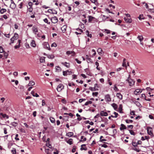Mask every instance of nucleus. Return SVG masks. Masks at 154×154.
<instances>
[{
    "label": "nucleus",
    "instance_id": "f257e3e1",
    "mask_svg": "<svg viewBox=\"0 0 154 154\" xmlns=\"http://www.w3.org/2000/svg\"><path fill=\"white\" fill-rule=\"evenodd\" d=\"M18 38V35L17 33H15L14 34V36L11 39V43H9L10 45H11V44L14 43L15 40H17Z\"/></svg>",
    "mask_w": 154,
    "mask_h": 154
},
{
    "label": "nucleus",
    "instance_id": "f03ea898",
    "mask_svg": "<svg viewBox=\"0 0 154 154\" xmlns=\"http://www.w3.org/2000/svg\"><path fill=\"white\" fill-rule=\"evenodd\" d=\"M130 75H129L128 78L126 80V81L128 82L129 85L131 86L134 85L135 81L133 79L130 78Z\"/></svg>",
    "mask_w": 154,
    "mask_h": 154
},
{
    "label": "nucleus",
    "instance_id": "7ed1b4c3",
    "mask_svg": "<svg viewBox=\"0 0 154 154\" xmlns=\"http://www.w3.org/2000/svg\"><path fill=\"white\" fill-rule=\"evenodd\" d=\"M42 45L44 48L46 49H48L49 50H51L49 45L48 42H44L43 43Z\"/></svg>",
    "mask_w": 154,
    "mask_h": 154
},
{
    "label": "nucleus",
    "instance_id": "20e7f679",
    "mask_svg": "<svg viewBox=\"0 0 154 154\" xmlns=\"http://www.w3.org/2000/svg\"><path fill=\"white\" fill-rule=\"evenodd\" d=\"M152 128L150 127H148L147 128V133L149 135H150L151 136H153V133L151 130Z\"/></svg>",
    "mask_w": 154,
    "mask_h": 154
},
{
    "label": "nucleus",
    "instance_id": "39448f33",
    "mask_svg": "<svg viewBox=\"0 0 154 154\" xmlns=\"http://www.w3.org/2000/svg\"><path fill=\"white\" fill-rule=\"evenodd\" d=\"M105 99L106 102H109L111 101V98L109 94L106 95L105 96Z\"/></svg>",
    "mask_w": 154,
    "mask_h": 154
},
{
    "label": "nucleus",
    "instance_id": "423d86ee",
    "mask_svg": "<svg viewBox=\"0 0 154 154\" xmlns=\"http://www.w3.org/2000/svg\"><path fill=\"white\" fill-rule=\"evenodd\" d=\"M63 88V86L62 84H60L57 87V89L58 91H60Z\"/></svg>",
    "mask_w": 154,
    "mask_h": 154
},
{
    "label": "nucleus",
    "instance_id": "0eeeda50",
    "mask_svg": "<svg viewBox=\"0 0 154 154\" xmlns=\"http://www.w3.org/2000/svg\"><path fill=\"white\" fill-rule=\"evenodd\" d=\"M51 20L52 22L54 23H57L58 21V19L56 17H52L51 18Z\"/></svg>",
    "mask_w": 154,
    "mask_h": 154
},
{
    "label": "nucleus",
    "instance_id": "6e6552de",
    "mask_svg": "<svg viewBox=\"0 0 154 154\" xmlns=\"http://www.w3.org/2000/svg\"><path fill=\"white\" fill-rule=\"evenodd\" d=\"M66 54L68 55L72 54V56H74L75 54V52L73 51H67L66 52Z\"/></svg>",
    "mask_w": 154,
    "mask_h": 154
},
{
    "label": "nucleus",
    "instance_id": "1a4fd4ad",
    "mask_svg": "<svg viewBox=\"0 0 154 154\" xmlns=\"http://www.w3.org/2000/svg\"><path fill=\"white\" fill-rule=\"evenodd\" d=\"M32 30L33 32L35 34H37V33H38V28L37 27L35 26H33L32 28Z\"/></svg>",
    "mask_w": 154,
    "mask_h": 154
},
{
    "label": "nucleus",
    "instance_id": "9d476101",
    "mask_svg": "<svg viewBox=\"0 0 154 154\" xmlns=\"http://www.w3.org/2000/svg\"><path fill=\"white\" fill-rule=\"evenodd\" d=\"M124 19L125 22L127 23H131L132 22V20L131 18L125 17Z\"/></svg>",
    "mask_w": 154,
    "mask_h": 154
},
{
    "label": "nucleus",
    "instance_id": "9b49d317",
    "mask_svg": "<svg viewBox=\"0 0 154 154\" xmlns=\"http://www.w3.org/2000/svg\"><path fill=\"white\" fill-rule=\"evenodd\" d=\"M100 115L102 116H107L108 115V113L106 112H105L103 111H101L100 113Z\"/></svg>",
    "mask_w": 154,
    "mask_h": 154
},
{
    "label": "nucleus",
    "instance_id": "f8f14e48",
    "mask_svg": "<svg viewBox=\"0 0 154 154\" xmlns=\"http://www.w3.org/2000/svg\"><path fill=\"white\" fill-rule=\"evenodd\" d=\"M141 92H142V91H141V90L140 89H136L135 91L134 92V93L135 95H137L139 94L140 93H141Z\"/></svg>",
    "mask_w": 154,
    "mask_h": 154
},
{
    "label": "nucleus",
    "instance_id": "ddd939ff",
    "mask_svg": "<svg viewBox=\"0 0 154 154\" xmlns=\"http://www.w3.org/2000/svg\"><path fill=\"white\" fill-rule=\"evenodd\" d=\"M61 64L64 65L67 68H69L70 66V64L69 63L66 62H62Z\"/></svg>",
    "mask_w": 154,
    "mask_h": 154
},
{
    "label": "nucleus",
    "instance_id": "4468645a",
    "mask_svg": "<svg viewBox=\"0 0 154 154\" xmlns=\"http://www.w3.org/2000/svg\"><path fill=\"white\" fill-rule=\"evenodd\" d=\"M94 19L95 18L91 16H88V21L89 22L91 23Z\"/></svg>",
    "mask_w": 154,
    "mask_h": 154
},
{
    "label": "nucleus",
    "instance_id": "2eb2a0df",
    "mask_svg": "<svg viewBox=\"0 0 154 154\" xmlns=\"http://www.w3.org/2000/svg\"><path fill=\"white\" fill-rule=\"evenodd\" d=\"M121 127L120 128V129L121 131H122L124 129H126L127 128L126 126L124 124H122L121 125Z\"/></svg>",
    "mask_w": 154,
    "mask_h": 154
},
{
    "label": "nucleus",
    "instance_id": "dca6fc26",
    "mask_svg": "<svg viewBox=\"0 0 154 154\" xmlns=\"http://www.w3.org/2000/svg\"><path fill=\"white\" fill-rule=\"evenodd\" d=\"M31 94L33 97H39V95L37 93H35V91H31Z\"/></svg>",
    "mask_w": 154,
    "mask_h": 154
},
{
    "label": "nucleus",
    "instance_id": "f3484780",
    "mask_svg": "<svg viewBox=\"0 0 154 154\" xmlns=\"http://www.w3.org/2000/svg\"><path fill=\"white\" fill-rule=\"evenodd\" d=\"M117 97L120 100L122 99V96L120 93H117L116 94Z\"/></svg>",
    "mask_w": 154,
    "mask_h": 154
},
{
    "label": "nucleus",
    "instance_id": "a211bd4d",
    "mask_svg": "<svg viewBox=\"0 0 154 154\" xmlns=\"http://www.w3.org/2000/svg\"><path fill=\"white\" fill-rule=\"evenodd\" d=\"M86 58L88 63L92 62L91 59L88 57V55H86Z\"/></svg>",
    "mask_w": 154,
    "mask_h": 154
},
{
    "label": "nucleus",
    "instance_id": "6ab92c4d",
    "mask_svg": "<svg viewBox=\"0 0 154 154\" xmlns=\"http://www.w3.org/2000/svg\"><path fill=\"white\" fill-rule=\"evenodd\" d=\"M30 45L33 47H35L36 46V44L34 40H32L30 43Z\"/></svg>",
    "mask_w": 154,
    "mask_h": 154
},
{
    "label": "nucleus",
    "instance_id": "aec40b11",
    "mask_svg": "<svg viewBox=\"0 0 154 154\" xmlns=\"http://www.w3.org/2000/svg\"><path fill=\"white\" fill-rule=\"evenodd\" d=\"M134 103H135L136 105L140 107H142V105L140 104V103L138 101H135L134 102Z\"/></svg>",
    "mask_w": 154,
    "mask_h": 154
},
{
    "label": "nucleus",
    "instance_id": "412c9836",
    "mask_svg": "<svg viewBox=\"0 0 154 154\" xmlns=\"http://www.w3.org/2000/svg\"><path fill=\"white\" fill-rule=\"evenodd\" d=\"M111 106L115 110H116L118 107L117 105L115 103L112 104Z\"/></svg>",
    "mask_w": 154,
    "mask_h": 154
},
{
    "label": "nucleus",
    "instance_id": "4be33fe9",
    "mask_svg": "<svg viewBox=\"0 0 154 154\" xmlns=\"http://www.w3.org/2000/svg\"><path fill=\"white\" fill-rule=\"evenodd\" d=\"M67 26L66 25L63 26L61 28V29L63 32H64L66 30Z\"/></svg>",
    "mask_w": 154,
    "mask_h": 154
},
{
    "label": "nucleus",
    "instance_id": "5701e85b",
    "mask_svg": "<svg viewBox=\"0 0 154 154\" xmlns=\"http://www.w3.org/2000/svg\"><path fill=\"white\" fill-rule=\"evenodd\" d=\"M137 38L140 42H142L143 39V38L142 35H139L137 37Z\"/></svg>",
    "mask_w": 154,
    "mask_h": 154
},
{
    "label": "nucleus",
    "instance_id": "b1692460",
    "mask_svg": "<svg viewBox=\"0 0 154 154\" xmlns=\"http://www.w3.org/2000/svg\"><path fill=\"white\" fill-rule=\"evenodd\" d=\"M10 7L12 9H14L16 7V5L15 3L11 4L10 6Z\"/></svg>",
    "mask_w": 154,
    "mask_h": 154
},
{
    "label": "nucleus",
    "instance_id": "393cba45",
    "mask_svg": "<svg viewBox=\"0 0 154 154\" xmlns=\"http://www.w3.org/2000/svg\"><path fill=\"white\" fill-rule=\"evenodd\" d=\"M55 69L56 71L58 72H60L61 71V68L59 66H56L55 67Z\"/></svg>",
    "mask_w": 154,
    "mask_h": 154
},
{
    "label": "nucleus",
    "instance_id": "a878e982",
    "mask_svg": "<svg viewBox=\"0 0 154 154\" xmlns=\"http://www.w3.org/2000/svg\"><path fill=\"white\" fill-rule=\"evenodd\" d=\"M35 84V82L32 81H31L29 82V83L28 84V86H32V85H34Z\"/></svg>",
    "mask_w": 154,
    "mask_h": 154
},
{
    "label": "nucleus",
    "instance_id": "bb28decb",
    "mask_svg": "<svg viewBox=\"0 0 154 154\" xmlns=\"http://www.w3.org/2000/svg\"><path fill=\"white\" fill-rule=\"evenodd\" d=\"M89 90H91L92 91H96L98 90V89L96 88L95 87H90L89 88Z\"/></svg>",
    "mask_w": 154,
    "mask_h": 154
},
{
    "label": "nucleus",
    "instance_id": "cd10ccee",
    "mask_svg": "<svg viewBox=\"0 0 154 154\" xmlns=\"http://www.w3.org/2000/svg\"><path fill=\"white\" fill-rule=\"evenodd\" d=\"M122 104H120L119 106V112L120 113H122Z\"/></svg>",
    "mask_w": 154,
    "mask_h": 154
},
{
    "label": "nucleus",
    "instance_id": "c85d7f7f",
    "mask_svg": "<svg viewBox=\"0 0 154 154\" xmlns=\"http://www.w3.org/2000/svg\"><path fill=\"white\" fill-rule=\"evenodd\" d=\"M45 57H41L40 58V61L41 63H43L45 62Z\"/></svg>",
    "mask_w": 154,
    "mask_h": 154
},
{
    "label": "nucleus",
    "instance_id": "c756f323",
    "mask_svg": "<svg viewBox=\"0 0 154 154\" xmlns=\"http://www.w3.org/2000/svg\"><path fill=\"white\" fill-rule=\"evenodd\" d=\"M81 139L79 140L80 142L85 141L86 140V137H84V136H81Z\"/></svg>",
    "mask_w": 154,
    "mask_h": 154
},
{
    "label": "nucleus",
    "instance_id": "7c9ffc66",
    "mask_svg": "<svg viewBox=\"0 0 154 154\" xmlns=\"http://www.w3.org/2000/svg\"><path fill=\"white\" fill-rule=\"evenodd\" d=\"M73 135V133L72 132H69L67 133L66 135L69 137H71Z\"/></svg>",
    "mask_w": 154,
    "mask_h": 154
},
{
    "label": "nucleus",
    "instance_id": "2f4dec72",
    "mask_svg": "<svg viewBox=\"0 0 154 154\" xmlns=\"http://www.w3.org/2000/svg\"><path fill=\"white\" fill-rule=\"evenodd\" d=\"M6 9L5 8H2L0 10V13L1 14H3L6 11Z\"/></svg>",
    "mask_w": 154,
    "mask_h": 154
},
{
    "label": "nucleus",
    "instance_id": "473e14b6",
    "mask_svg": "<svg viewBox=\"0 0 154 154\" xmlns=\"http://www.w3.org/2000/svg\"><path fill=\"white\" fill-rule=\"evenodd\" d=\"M126 59L125 58H124L123 60V62L122 64V66L123 67H126Z\"/></svg>",
    "mask_w": 154,
    "mask_h": 154
},
{
    "label": "nucleus",
    "instance_id": "72a5a7b5",
    "mask_svg": "<svg viewBox=\"0 0 154 154\" xmlns=\"http://www.w3.org/2000/svg\"><path fill=\"white\" fill-rule=\"evenodd\" d=\"M47 57L49 59H53L54 57V56L53 54L49 55L48 54L47 55Z\"/></svg>",
    "mask_w": 154,
    "mask_h": 154
},
{
    "label": "nucleus",
    "instance_id": "f704fd0d",
    "mask_svg": "<svg viewBox=\"0 0 154 154\" xmlns=\"http://www.w3.org/2000/svg\"><path fill=\"white\" fill-rule=\"evenodd\" d=\"M50 120L51 122L52 123H55V119L53 117H51L50 118Z\"/></svg>",
    "mask_w": 154,
    "mask_h": 154
},
{
    "label": "nucleus",
    "instance_id": "c9c22d12",
    "mask_svg": "<svg viewBox=\"0 0 154 154\" xmlns=\"http://www.w3.org/2000/svg\"><path fill=\"white\" fill-rule=\"evenodd\" d=\"M67 142L69 145H71L72 143V139H69L67 141Z\"/></svg>",
    "mask_w": 154,
    "mask_h": 154
},
{
    "label": "nucleus",
    "instance_id": "e433bc0d",
    "mask_svg": "<svg viewBox=\"0 0 154 154\" xmlns=\"http://www.w3.org/2000/svg\"><path fill=\"white\" fill-rule=\"evenodd\" d=\"M86 34L88 37H90V38L91 37L92 35L91 34H89V32L88 30H86Z\"/></svg>",
    "mask_w": 154,
    "mask_h": 154
},
{
    "label": "nucleus",
    "instance_id": "4c0bfd02",
    "mask_svg": "<svg viewBox=\"0 0 154 154\" xmlns=\"http://www.w3.org/2000/svg\"><path fill=\"white\" fill-rule=\"evenodd\" d=\"M63 75L65 76H66L67 75H71V74H70V73H67V72H66V71H63Z\"/></svg>",
    "mask_w": 154,
    "mask_h": 154
},
{
    "label": "nucleus",
    "instance_id": "58836bf2",
    "mask_svg": "<svg viewBox=\"0 0 154 154\" xmlns=\"http://www.w3.org/2000/svg\"><path fill=\"white\" fill-rule=\"evenodd\" d=\"M18 123H17L16 122H13L11 123V125L14 127H16Z\"/></svg>",
    "mask_w": 154,
    "mask_h": 154
},
{
    "label": "nucleus",
    "instance_id": "ea45409f",
    "mask_svg": "<svg viewBox=\"0 0 154 154\" xmlns=\"http://www.w3.org/2000/svg\"><path fill=\"white\" fill-rule=\"evenodd\" d=\"M138 18L140 20H141L142 19H144V17H143V15H140L138 17Z\"/></svg>",
    "mask_w": 154,
    "mask_h": 154
},
{
    "label": "nucleus",
    "instance_id": "a19ab883",
    "mask_svg": "<svg viewBox=\"0 0 154 154\" xmlns=\"http://www.w3.org/2000/svg\"><path fill=\"white\" fill-rule=\"evenodd\" d=\"M133 120L130 119H126L125 120V122L127 123H131L133 122Z\"/></svg>",
    "mask_w": 154,
    "mask_h": 154
},
{
    "label": "nucleus",
    "instance_id": "79ce46f5",
    "mask_svg": "<svg viewBox=\"0 0 154 154\" xmlns=\"http://www.w3.org/2000/svg\"><path fill=\"white\" fill-rule=\"evenodd\" d=\"M79 26L82 29H84L85 27V26L84 24L82 23H80L79 24Z\"/></svg>",
    "mask_w": 154,
    "mask_h": 154
},
{
    "label": "nucleus",
    "instance_id": "37998d69",
    "mask_svg": "<svg viewBox=\"0 0 154 154\" xmlns=\"http://www.w3.org/2000/svg\"><path fill=\"white\" fill-rule=\"evenodd\" d=\"M97 52H98V54H102V49L101 48H98L97 50Z\"/></svg>",
    "mask_w": 154,
    "mask_h": 154
},
{
    "label": "nucleus",
    "instance_id": "c03bdc74",
    "mask_svg": "<svg viewBox=\"0 0 154 154\" xmlns=\"http://www.w3.org/2000/svg\"><path fill=\"white\" fill-rule=\"evenodd\" d=\"M92 103V102L91 101H88L85 103V106H87L89 104H91Z\"/></svg>",
    "mask_w": 154,
    "mask_h": 154
},
{
    "label": "nucleus",
    "instance_id": "a18cd8bd",
    "mask_svg": "<svg viewBox=\"0 0 154 154\" xmlns=\"http://www.w3.org/2000/svg\"><path fill=\"white\" fill-rule=\"evenodd\" d=\"M117 133V130L116 129H113V134L112 135H111L112 136H113L114 135L116 134Z\"/></svg>",
    "mask_w": 154,
    "mask_h": 154
},
{
    "label": "nucleus",
    "instance_id": "49530a36",
    "mask_svg": "<svg viewBox=\"0 0 154 154\" xmlns=\"http://www.w3.org/2000/svg\"><path fill=\"white\" fill-rule=\"evenodd\" d=\"M28 8V10L29 11V12H32L33 10V8L32 7H30L29 8H28Z\"/></svg>",
    "mask_w": 154,
    "mask_h": 154
},
{
    "label": "nucleus",
    "instance_id": "de8ad7c7",
    "mask_svg": "<svg viewBox=\"0 0 154 154\" xmlns=\"http://www.w3.org/2000/svg\"><path fill=\"white\" fill-rule=\"evenodd\" d=\"M129 131L130 132V134L131 135H135V133L132 130H129Z\"/></svg>",
    "mask_w": 154,
    "mask_h": 154
},
{
    "label": "nucleus",
    "instance_id": "09e8293b",
    "mask_svg": "<svg viewBox=\"0 0 154 154\" xmlns=\"http://www.w3.org/2000/svg\"><path fill=\"white\" fill-rule=\"evenodd\" d=\"M44 22L46 23H47L48 24H50V22H48V21L47 18H46L44 19L43 20Z\"/></svg>",
    "mask_w": 154,
    "mask_h": 154
},
{
    "label": "nucleus",
    "instance_id": "8fccbe9b",
    "mask_svg": "<svg viewBox=\"0 0 154 154\" xmlns=\"http://www.w3.org/2000/svg\"><path fill=\"white\" fill-rule=\"evenodd\" d=\"M103 17H104V18H103V20L104 21H105L108 18V17H106V16H105L104 15H103Z\"/></svg>",
    "mask_w": 154,
    "mask_h": 154
},
{
    "label": "nucleus",
    "instance_id": "3c124183",
    "mask_svg": "<svg viewBox=\"0 0 154 154\" xmlns=\"http://www.w3.org/2000/svg\"><path fill=\"white\" fill-rule=\"evenodd\" d=\"M98 92H93L92 93V95L93 96H97V95L98 94Z\"/></svg>",
    "mask_w": 154,
    "mask_h": 154
},
{
    "label": "nucleus",
    "instance_id": "603ef678",
    "mask_svg": "<svg viewBox=\"0 0 154 154\" xmlns=\"http://www.w3.org/2000/svg\"><path fill=\"white\" fill-rule=\"evenodd\" d=\"M11 152H12V153L13 154H16V149H15V148L13 149L12 150Z\"/></svg>",
    "mask_w": 154,
    "mask_h": 154
},
{
    "label": "nucleus",
    "instance_id": "864d4df0",
    "mask_svg": "<svg viewBox=\"0 0 154 154\" xmlns=\"http://www.w3.org/2000/svg\"><path fill=\"white\" fill-rule=\"evenodd\" d=\"M36 36L38 37H40L41 36V34L39 32L38 33H37V34H35Z\"/></svg>",
    "mask_w": 154,
    "mask_h": 154
},
{
    "label": "nucleus",
    "instance_id": "5fc2aeb1",
    "mask_svg": "<svg viewBox=\"0 0 154 154\" xmlns=\"http://www.w3.org/2000/svg\"><path fill=\"white\" fill-rule=\"evenodd\" d=\"M130 114L131 115H132L133 116H134L135 115V111H131Z\"/></svg>",
    "mask_w": 154,
    "mask_h": 154
},
{
    "label": "nucleus",
    "instance_id": "6e6d98bb",
    "mask_svg": "<svg viewBox=\"0 0 154 154\" xmlns=\"http://www.w3.org/2000/svg\"><path fill=\"white\" fill-rule=\"evenodd\" d=\"M132 144L133 146L134 147L137 146V143H136V142H132Z\"/></svg>",
    "mask_w": 154,
    "mask_h": 154
},
{
    "label": "nucleus",
    "instance_id": "4d7b16f0",
    "mask_svg": "<svg viewBox=\"0 0 154 154\" xmlns=\"http://www.w3.org/2000/svg\"><path fill=\"white\" fill-rule=\"evenodd\" d=\"M141 97L142 98H144V99L145 100V99L146 98V96L145 94H142Z\"/></svg>",
    "mask_w": 154,
    "mask_h": 154
},
{
    "label": "nucleus",
    "instance_id": "13d9d810",
    "mask_svg": "<svg viewBox=\"0 0 154 154\" xmlns=\"http://www.w3.org/2000/svg\"><path fill=\"white\" fill-rule=\"evenodd\" d=\"M8 55V53L6 52H5L4 53V56L5 58H6L7 57Z\"/></svg>",
    "mask_w": 154,
    "mask_h": 154
},
{
    "label": "nucleus",
    "instance_id": "bf43d9fd",
    "mask_svg": "<svg viewBox=\"0 0 154 154\" xmlns=\"http://www.w3.org/2000/svg\"><path fill=\"white\" fill-rule=\"evenodd\" d=\"M57 45L55 42L53 43L51 45V47H57Z\"/></svg>",
    "mask_w": 154,
    "mask_h": 154
},
{
    "label": "nucleus",
    "instance_id": "052dcab7",
    "mask_svg": "<svg viewBox=\"0 0 154 154\" xmlns=\"http://www.w3.org/2000/svg\"><path fill=\"white\" fill-rule=\"evenodd\" d=\"M18 136V134H16L15 135V139L17 140H19V139L17 137Z\"/></svg>",
    "mask_w": 154,
    "mask_h": 154
},
{
    "label": "nucleus",
    "instance_id": "680f3d73",
    "mask_svg": "<svg viewBox=\"0 0 154 154\" xmlns=\"http://www.w3.org/2000/svg\"><path fill=\"white\" fill-rule=\"evenodd\" d=\"M20 43L18 44L17 45H16L15 46L14 48L15 49H17L18 48H19L20 47Z\"/></svg>",
    "mask_w": 154,
    "mask_h": 154
},
{
    "label": "nucleus",
    "instance_id": "e2e57ef3",
    "mask_svg": "<svg viewBox=\"0 0 154 154\" xmlns=\"http://www.w3.org/2000/svg\"><path fill=\"white\" fill-rule=\"evenodd\" d=\"M102 147H103L104 148H107L108 147V146L106 144H102V145H100Z\"/></svg>",
    "mask_w": 154,
    "mask_h": 154
},
{
    "label": "nucleus",
    "instance_id": "0e129e2a",
    "mask_svg": "<svg viewBox=\"0 0 154 154\" xmlns=\"http://www.w3.org/2000/svg\"><path fill=\"white\" fill-rule=\"evenodd\" d=\"M105 30L106 31V33L107 34H109L110 33V31L109 30L105 29Z\"/></svg>",
    "mask_w": 154,
    "mask_h": 154
},
{
    "label": "nucleus",
    "instance_id": "69168bd1",
    "mask_svg": "<svg viewBox=\"0 0 154 154\" xmlns=\"http://www.w3.org/2000/svg\"><path fill=\"white\" fill-rule=\"evenodd\" d=\"M114 89L116 91H118L119 89H118V88H117V87L116 86V85H114Z\"/></svg>",
    "mask_w": 154,
    "mask_h": 154
},
{
    "label": "nucleus",
    "instance_id": "338daca9",
    "mask_svg": "<svg viewBox=\"0 0 154 154\" xmlns=\"http://www.w3.org/2000/svg\"><path fill=\"white\" fill-rule=\"evenodd\" d=\"M23 5V2H21L19 5V8L20 9L22 8Z\"/></svg>",
    "mask_w": 154,
    "mask_h": 154
},
{
    "label": "nucleus",
    "instance_id": "774afa93",
    "mask_svg": "<svg viewBox=\"0 0 154 154\" xmlns=\"http://www.w3.org/2000/svg\"><path fill=\"white\" fill-rule=\"evenodd\" d=\"M75 60L77 62V63L78 64H80L81 63V61L77 59L76 58L75 59Z\"/></svg>",
    "mask_w": 154,
    "mask_h": 154
}]
</instances>
